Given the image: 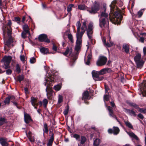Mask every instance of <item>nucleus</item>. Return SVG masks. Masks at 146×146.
I'll use <instances>...</instances> for the list:
<instances>
[{"label": "nucleus", "mask_w": 146, "mask_h": 146, "mask_svg": "<svg viewBox=\"0 0 146 146\" xmlns=\"http://www.w3.org/2000/svg\"><path fill=\"white\" fill-rule=\"evenodd\" d=\"M93 29L92 23H90L88 25L86 30L87 34L88 37L92 44H94L95 43V40L93 38Z\"/></svg>", "instance_id": "obj_2"}, {"label": "nucleus", "mask_w": 146, "mask_h": 146, "mask_svg": "<svg viewBox=\"0 0 146 146\" xmlns=\"http://www.w3.org/2000/svg\"><path fill=\"white\" fill-rule=\"evenodd\" d=\"M77 40L76 42V45L75 46V50L78 52L80 49L82 42V38L76 37Z\"/></svg>", "instance_id": "obj_11"}, {"label": "nucleus", "mask_w": 146, "mask_h": 146, "mask_svg": "<svg viewBox=\"0 0 146 146\" xmlns=\"http://www.w3.org/2000/svg\"><path fill=\"white\" fill-rule=\"evenodd\" d=\"M107 22H108V19L103 17H100L99 19V24L100 27L103 28L105 27Z\"/></svg>", "instance_id": "obj_13"}, {"label": "nucleus", "mask_w": 146, "mask_h": 146, "mask_svg": "<svg viewBox=\"0 0 146 146\" xmlns=\"http://www.w3.org/2000/svg\"><path fill=\"white\" fill-rule=\"evenodd\" d=\"M108 109L109 112V115L114 118H115L117 121L118 122L119 124H121V122L117 119L115 115L114 114V113L113 110H112V108L110 106H109L108 108Z\"/></svg>", "instance_id": "obj_15"}, {"label": "nucleus", "mask_w": 146, "mask_h": 146, "mask_svg": "<svg viewBox=\"0 0 146 146\" xmlns=\"http://www.w3.org/2000/svg\"><path fill=\"white\" fill-rule=\"evenodd\" d=\"M65 35L67 36L69 40L72 42H73V37L72 35L70 33L69 30L66 31L65 33Z\"/></svg>", "instance_id": "obj_17"}, {"label": "nucleus", "mask_w": 146, "mask_h": 146, "mask_svg": "<svg viewBox=\"0 0 146 146\" xmlns=\"http://www.w3.org/2000/svg\"><path fill=\"white\" fill-rule=\"evenodd\" d=\"M63 98L62 96L59 95L58 96V102L59 103H60L62 102Z\"/></svg>", "instance_id": "obj_44"}, {"label": "nucleus", "mask_w": 146, "mask_h": 146, "mask_svg": "<svg viewBox=\"0 0 146 146\" xmlns=\"http://www.w3.org/2000/svg\"><path fill=\"white\" fill-rule=\"evenodd\" d=\"M137 116L140 118L141 119H143V118H144V117L143 115L141 113H139V114H138Z\"/></svg>", "instance_id": "obj_54"}, {"label": "nucleus", "mask_w": 146, "mask_h": 146, "mask_svg": "<svg viewBox=\"0 0 146 146\" xmlns=\"http://www.w3.org/2000/svg\"><path fill=\"white\" fill-rule=\"evenodd\" d=\"M23 31L25 32L26 33H28L30 35V33L29 31V28L27 24L23 25Z\"/></svg>", "instance_id": "obj_23"}, {"label": "nucleus", "mask_w": 146, "mask_h": 146, "mask_svg": "<svg viewBox=\"0 0 146 146\" xmlns=\"http://www.w3.org/2000/svg\"><path fill=\"white\" fill-rule=\"evenodd\" d=\"M108 133H113V129H108Z\"/></svg>", "instance_id": "obj_61"}, {"label": "nucleus", "mask_w": 146, "mask_h": 146, "mask_svg": "<svg viewBox=\"0 0 146 146\" xmlns=\"http://www.w3.org/2000/svg\"><path fill=\"white\" fill-rule=\"evenodd\" d=\"M130 105L133 107H134L136 109H138L139 108L138 106L135 103H131Z\"/></svg>", "instance_id": "obj_48"}, {"label": "nucleus", "mask_w": 146, "mask_h": 146, "mask_svg": "<svg viewBox=\"0 0 146 146\" xmlns=\"http://www.w3.org/2000/svg\"><path fill=\"white\" fill-rule=\"evenodd\" d=\"M108 95H105L104 96V102L107 101L108 99Z\"/></svg>", "instance_id": "obj_51"}, {"label": "nucleus", "mask_w": 146, "mask_h": 146, "mask_svg": "<svg viewBox=\"0 0 146 146\" xmlns=\"http://www.w3.org/2000/svg\"><path fill=\"white\" fill-rule=\"evenodd\" d=\"M111 38L110 35H109L107 42H106V39L105 38H103V41L104 43L108 47H110L112 46L114 44L113 42L111 41Z\"/></svg>", "instance_id": "obj_14"}, {"label": "nucleus", "mask_w": 146, "mask_h": 146, "mask_svg": "<svg viewBox=\"0 0 146 146\" xmlns=\"http://www.w3.org/2000/svg\"><path fill=\"white\" fill-rule=\"evenodd\" d=\"M143 52L144 55L146 54V47H144L143 49Z\"/></svg>", "instance_id": "obj_59"}, {"label": "nucleus", "mask_w": 146, "mask_h": 146, "mask_svg": "<svg viewBox=\"0 0 146 146\" xmlns=\"http://www.w3.org/2000/svg\"><path fill=\"white\" fill-rule=\"evenodd\" d=\"M74 6L73 4L69 5L67 7V11L68 12H69L72 10V8Z\"/></svg>", "instance_id": "obj_38"}, {"label": "nucleus", "mask_w": 146, "mask_h": 146, "mask_svg": "<svg viewBox=\"0 0 146 146\" xmlns=\"http://www.w3.org/2000/svg\"><path fill=\"white\" fill-rule=\"evenodd\" d=\"M28 33H26L25 32L23 31L21 33V36L22 38H25L26 37V34Z\"/></svg>", "instance_id": "obj_47"}, {"label": "nucleus", "mask_w": 146, "mask_h": 146, "mask_svg": "<svg viewBox=\"0 0 146 146\" xmlns=\"http://www.w3.org/2000/svg\"><path fill=\"white\" fill-rule=\"evenodd\" d=\"M124 122L126 126L132 129H133V127L132 125L129 121H125Z\"/></svg>", "instance_id": "obj_29"}, {"label": "nucleus", "mask_w": 146, "mask_h": 146, "mask_svg": "<svg viewBox=\"0 0 146 146\" xmlns=\"http://www.w3.org/2000/svg\"><path fill=\"white\" fill-rule=\"evenodd\" d=\"M116 1L114 0L110 5L111 10L110 20L113 23L115 24L120 23L122 18L121 10L116 6Z\"/></svg>", "instance_id": "obj_1"}, {"label": "nucleus", "mask_w": 146, "mask_h": 146, "mask_svg": "<svg viewBox=\"0 0 146 146\" xmlns=\"http://www.w3.org/2000/svg\"><path fill=\"white\" fill-rule=\"evenodd\" d=\"M12 59L11 56H5L3 58V61L5 66V68L6 69L9 67V64Z\"/></svg>", "instance_id": "obj_8"}, {"label": "nucleus", "mask_w": 146, "mask_h": 146, "mask_svg": "<svg viewBox=\"0 0 146 146\" xmlns=\"http://www.w3.org/2000/svg\"><path fill=\"white\" fill-rule=\"evenodd\" d=\"M42 102L43 103L44 107H46L48 103L47 100L46 99H44L43 100Z\"/></svg>", "instance_id": "obj_45"}, {"label": "nucleus", "mask_w": 146, "mask_h": 146, "mask_svg": "<svg viewBox=\"0 0 146 146\" xmlns=\"http://www.w3.org/2000/svg\"><path fill=\"white\" fill-rule=\"evenodd\" d=\"M107 58L104 56H100L96 62V65L98 66H101L105 65L107 62Z\"/></svg>", "instance_id": "obj_6"}, {"label": "nucleus", "mask_w": 146, "mask_h": 146, "mask_svg": "<svg viewBox=\"0 0 146 146\" xmlns=\"http://www.w3.org/2000/svg\"><path fill=\"white\" fill-rule=\"evenodd\" d=\"M100 142V140L98 139H96L94 141V146H98Z\"/></svg>", "instance_id": "obj_32"}, {"label": "nucleus", "mask_w": 146, "mask_h": 146, "mask_svg": "<svg viewBox=\"0 0 146 146\" xmlns=\"http://www.w3.org/2000/svg\"><path fill=\"white\" fill-rule=\"evenodd\" d=\"M130 114L131 115H133L134 116H135L136 115V113L133 110L131 111Z\"/></svg>", "instance_id": "obj_52"}, {"label": "nucleus", "mask_w": 146, "mask_h": 146, "mask_svg": "<svg viewBox=\"0 0 146 146\" xmlns=\"http://www.w3.org/2000/svg\"><path fill=\"white\" fill-rule=\"evenodd\" d=\"M134 59L135 62L137 67L141 68L143 64V60L141 59V56L139 53H137L134 56Z\"/></svg>", "instance_id": "obj_4"}, {"label": "nucleus", "mask_w": 146, "mask_h": 146, "mask_svg": "<svg viewBox=\"0 0 146 146\" xmlns=\"http://www.w3.org/2000/svg\"><path fill=\"white\" fill-rule=\"evenodd\" d=\"M54 141V136L53 135H52V136H51L50 138V139L48 141H50L51 142H53Z\"/></svg>", "instance_id": "obj_57"}, {"label": "nucleus", "mask_w": 146, "mask_h": 146, "mask_svg": "<svg viewBox=\"0 0 146 146\" xmlns=\"http://www.w3.org/2000/svg\"><path fill=\"white\" fill-rule=\"evenodd\" d=\"M73 137L75 138L77 141H80L79 143L80 144H84L86 140V138L84 136H82L80 138V135L77 134H74Z\"/></svg>", "instance_id": "obj_9"}, {"label": "nucleus", "mask_w": 146, "mask_h": 146, "mask_svg": "<svg viewBox=\"0 0 146 146\" xmlns=\"http://www.w3.org/2000/svg\"><path fill=\"white\" fill-rule=\"evenodd\" d=\"M24 120L25 122L28 123H29L32 119L29 115L26 113L24 114Z\"/></svg>", "instance_id": "obj_18"}, {"label": "nucleus", "mask_w": 146, "mask_h": 146, "mask_svg": "<svg viewBox=\"0 0 146 146\" xmlns=\"http://www.w3.org/2000/svg\"><path fill=\"white\" fill-rule=\"evenodd\" d=\"M128 134L131 137H132L137 140H139L138 137L133 133L132 132H129L128 133Z\"/></svg>", "instance_id": "obj_26"}, {"label": "nucleus", "mask_w": 146, "mask_h": 146, "mask_svg": "<svg viewBox=\"0 0 146 146\" xmlns=\"http://www.w3.org/2000/svg\"><path fill=\"white\" fill-rule=\"evenodd\" d=\"M99 71H96L95 70H93L92 73L93 78L94 79L95 81H101L104 78L103 76H99L100 75L99 73Z\"/></svg>", "instance_id": "obj_7"}, {"label": "nucleus", "mask_w": 146, "mask_h": 146, "mask_svg": "<svg viewBox=\"0 0 146 146\" xmlns=\"http://www.w3.org/2000/svg\"><path fill=\"white\" fill-rule=\"evenodd\" d=\"M40 51L42 53L44 54H46L48 52V49L44 47L41 48Z\"/></svg>", "instance_id": "obj_33"}, {"label": "nucleus", "mask_w": 146, "mask_h": 146, "mask_svg": "<svg viewBox=\"0 0 146 146\" xmlns=\"http://www.w3.org/2000/svg\"><path fill=\"white\" fill-rule=\"evenodd\" d=\"M53 142L48 141V143H47V146H52Z\"/></svg>", "instance_id": "obj_60"}, {"label": "nucleus", "mask_w": 146, "mask_h": 146, "mask_svg": "<svg viewBox=\"0 0 146 146\" xmlns=\"http://www.w3.org/2000/svg\"><path fill=\"white\" fill-rule=\"evenodd\" d=\"M105 89L106 92H107L108 90V86L105 85Z\"/></svg>", "instance_id": "obj_63"}, {"label": "nucleus", "mask_w": 146, "mask_h": 146, "mask_svg": "<svg viewBox=\"0 0 146 146\" xmlns=\"http://www.w3.org/2000/svg\"><path fill=\"white\" fill-rule=\"evenodd\" d=\"M38 39L41 42L44 41L47 43L50 42V41L48 38L47 35L44 34H42L39 35L38 37Z\"/></svg>", "instance_id": "obj_12"}, {"label": "nucleus", "mask_w": 146, "mask_h": 146, "mask_svg": "<svg viewBox=\"0 0 146 146\" xmlns=\"http://www.w3.org/2000/svg\"><path fill=\"white\" fill-rule=\"evenodd\" d=\"M106 9L104 8V11L102 12L100 15V17H103L106 19H108V14L106 13Z\"/></svg>", "instance_id": "obj_24"}, {"label": "nucleus", "mask_w": 146, "mask_h": 146, "mask_svg": "<svg viewBox=\"0 0 146 146\" xmlns=\"http://www.w3.org/2000/svg\"><path fill=\"white\" fill-rule=\"evenodd\" d=\"M6 119L4 117H0V125H2L6 123Z\"/></svg>", "instance_id": "obj_30"}, {"label": "nucleus", "mask_w": 146, "mask_h": 146, "mask_svg": "<svg viewBox=\"0 0 146 146\" xmlns=\"http://www.w3.org/2000/svg\"><path fill=\"white\" fill-rule=\"evenodd\" d=\"M46 82L45 83V86H46V84H50L54 82V79L52 77H48L45 80Z\"/></svg>", "instance_id": "obj_21"}, {"label": "nucleus", "mask_w": 146, "mask_h": 146, "mask_svg": "<svg viewBox=\"0 0 146 146\" xmlns=\"http://www.w3.org/2000/svg\"><path fill=\"white\" fill-rule=\"evenodd\" d=\"M78 8L81 10H84L86 9L87 7L84 5H78Z\"/></svg>", "instance_id": "obj_35"}, {"label": "nucleus", "mask_w": 146, "mask_h": 146, "mask_svg": "<svg viewBox=\"0 0 146 146\" xmlns=\"http://www.w3.org/2000/svg\"><path fill=\"white\" fill-rule=\"evenodd\" d=\"M0 143L2 146H8L9 145L7 140L5 139H0Z\"/></svg>", "instance_id": "obj_22"}, {"label": "nucleus", "mask_w": 146, "mask_h": 146, "mask_svg": "<svg viewBox=\"0 0 146 146\" xmlns=\"http://www.w3.org/2000/svg\"><path fill=\"white\" fill-rule=\"evenodd\" d=\"M10 100L11 98L10 97H8L5 98V100H4V103L5 104H9L10 103Z\"/></svg>", "instance_id": "obj_37"}, {"label": "nucleus", "mask_w": 146, "mask_h": 146, "mask_svg": "<svg viewBox=\"0 0 146 146\" xmlns=\"http://www.w3.org/2000/svg\"><path fill=\"white\" fill-rule=\"evenodd\" d=\"M69 52H72V49L71 48L69 49L68 47H67L66 48L65 52H63V54L64 55L66 56L68 54Z\"/></svg>", "instance_id": "obj_34"}, {"label": "nucleus", "mask_w": 146, "mask_h": 146, "mask_svg": "<svg viewBox=\"0 0 146 146\" xmlns=\"http://www.w3.org/2000/svg\"><path fill=\"white\" fill-rule=\"evenodd\" d=\"M31 104L33 106L35 105L38 106V103L37 102V99L32 96L31 97V100L30 101Z\"/></svg>", "instance_id": "obj_20"}, {"label": "nucleus", "mask_w": 146, "mask_h": 146, "mask_svg": "<svg viewBox=\"0 0 146 146\" xmlns=\"http://www.w3.org/2000/svg\"><path fill=\"white\" fill-rule=\"evenodd\" d=\"M113 128V133L114 135H116L118 134L119 132V128L117 127H114Z\"/></svg>", "instance_id": "obj_27"}, {"label": "nucleus", "mask_w": 146, "mask_h": 146, "mask_svg": "<svg viewBox=\"0 0 146 146\" xmlns=\"http://www.w3.org/2000/svg\"><path fill=\"white\" fill-rule=\"evenodd\" d=\"M30 61L31 63H34L36 61V59L34 57H32L30 58Z\"/></svg>", "instance_id": "obj_49"}, {"label": "nucleus", "mask_w": 146, "mask_h": 146, "mask_svg": "<svg viewBox=\"0 0 146 146\" xmlns=\"http://www.w3.org/2000/svg\"><path fill=\"white\" fill-rule=\"evenodd\" d=\"M24 78V77L23 75H19L17 77V80L20 82L23 80Z\"/></svg>", "instance_id": "obj_40"}, {"label": "nucleus", "mask_w": 146, "mask_h": 146, "mask_svg": "<svg viewBox=\"0 0 146 146\" xmlns=\"http://www.w3.org/2000/svg\"><path fill=\"white\" fill-rule=\"evenodd\" d=\"M46 90L47 92V95L48 94H52V90L50 88H48V86L46 87Z\"/></svg>", "instance_id": "obj_28"}, {"label": "nucleus", "mask_w": 146, "mask_h": 146, "mask_svg": "<svg viewBox=\"0 0 146 146\" xmlns=\"http://www.w3.org/2000/svg\"><path fill=\"white\" fill-rule=\"evenodd\" d=\"M12 42V40L11 38H9L6 42V44L7 46H9Z\"/></svg>", "instance_id": "obj_43"}, {"label": "nucleus", "mask_w": 146, "mask_h": 146, "mask_svg": "<svg viewBox=\"0 0 146 146\" xmlns=\"http://www.w3.org/2000/svg\"><path fill=\"white\" fill-rule=\"evenodd\" d=\"M112 70L110 68H105L102 69L99 71V73L100 75H103L105 74L111 72Z\"/></svg>", "instance_id": "obj_16"}, {"label": "nucleus", "mask_w": 146, "mask_h": 146, "mask_svg": "<svg viewBox=\"0 0 146 146\" xmlns=\"http://www.w3.org/2000/svg\"><path fill=\"white\" fill-rule=\"evenodd\" d=\"M144 38L143 37H141L139 41L142 42L143 43L144 41Z\"/></svg>", "instance_id": "obj_62"}, {"label": "nucleus", "mask_w": 146, "mask_h": 146, "mask_svg": "<svg viewBox=\"0 0 146 146\" xmlns=\"http://www.w3.org/2000/svg\"><path fill=\"white\" fill-rule=\"evenodd\" d=\"M123 50L126 54H128L129 52V45L127 44H124L122 46Z\"/></svg>", "instance_id": "obj_19"}, {"label": "nucleus", "mask_w": 146, "mask_h": 146, "mask_svg": "<svg viewBox=\"0 0 146 146\" xmlns=\"http://www.w3.org/2000/svg\"><path fill=\"white\" fill-rule=\"evenodd\" d=\"M43 130L44 132L46 133H48V128L47 125L46 123H44V124Z\"/></svg>", "instance_id": "obj_36"}, {"label": "nucleus", "mask_w": 146, "mask_h": 146, "mask_svg": "<svg viewBox=\"0 0 146 146\" xmlns=\"http://www.w3.org/2000/svg\"><path fill=\"white\" fill-rule=\"evenodd\" d=\"M15 20L17 23H19L20 21V19L18 17H16L15 18Z\"/></svg>", "instance_id": "obj_53"}, {"label": "nucleus", "mask_w": 146, "mask_h": 146, "mask_svg": "<svg viewBox=\"0 0 146 146\" xmlns=\"http://www.w3.org/2000/svg\"><path fill=\"white\" fill-rule=\"evenodd\" d=\"M12 24L11 21V20L8 21V22L7 24V27H5V29H4V27L3 28V30L4 32H5L6 31V29L7 28V33L8 35L9 36H11V35L12 32V29L11 27V26Z\"/></svg>", "instance_id": "obj_10"}, {"label": "nucleus", "mask_w": 146, "mask_h": 146, "mask_svg": "<svg viewBox=\"0 0 146 146\" xmlns=\"http://www.w3.org/2000/svg\"><path fill=\"white\" fill-rule=\"evenodd\" d=\"M61 88V86L60 84H58L54 86L53 87L54 89L56 91L60 90Z\"/></svg>", "instance_id": "obj_31"}, {"label": "nucleus", "mask_w": 146, "mask_h": 146, "mask_svg": "<svg viewBox=\"0 0 146 146\" xmlns=\"http://www.w3.org/2000/svg\"><path fill=\"white\" fill-rule=\"evenodd\" d=\"M138 15L139 17H140L143 15V13L141 11H139L138 12Z\"/></svg>", "instance_id": "obj_56"}, {"label": "nucleus", "mask_w": 146, "mask_h": 146, "mask_svg": "<svg viewBox=\"0 0 146 146\" xmlns=\"http://www.w3.org/2000/svg\"><path fill=\"white\" fill-rule=\"evenodd\" d=\"M28 137L29 141L32 143L34 142L35 141V138L33 137H32L30 135H28Z\"/></svg>", "instance_id": "obj_39"}, {"label": "nucleus", "mask_w": 146, "mask_h": 146, "mask_svg": "<svg viewBox=\"0 0 146 146\" xmlns=\"http://www.w3.org/2000/svg\"><path fill=\"white\" fill-rule=\"evenodd\" d=\"M99 4L96 1L94 2L93 5L91 8H88L87 9V10L91 14H95L99 9Z\"/></svg>", "instance_id": "obj_5"}, {"label": "nucleus", "mask_w": 146, "mask_h": 146, "mask_svg": "<svg viewBox=\"0 0 146 146\" xmlns=\"http://www.w3.org/2000/svg\"><path fill=\"white\" fill-rule=\"evenodd\" d=\"M139 111L140 112L143 113H146V108H139Z\"/></svg>", "instance_id": "obj_41"}, {"label": "nucleus", "mask_w": 146, "mask_h": 146, "mask_svg": "<svg viewBox=\"0 0 146 146\" xmlns=\"http://www.w3.org/2000/svg\"><path fill=\"white\" fill-rule=\"evenodd\" d=\"M76 26L77 27V31L76 34V37L82 38L83 34L85 32V29H86L87 27L82 26L81 28V31H80L81 23L80 21H78L77 22Z\"/></svg>", "instance_id": "obj_3"}, {"label": "nucleus", "mask_w": 146, "mask_h": 146, "mask_svg": "<svg viewBox=\"0 0 146 146\" xmlns=\"http://www.w3.org/2000/svg\"><path fill=\"white\" fill-rule=\"evenodd\" d=\"M87 23V21H85L83 23V25L82 26L87 27L86 24Z\"/></svg>", "instance_id": "obj_64"}, {"label": "nucleus", "mask_w": 146, "mask_h": 146, "mask_svg": "<svg viewBox=\"0 0 146 146\" xmlns=\"http://www.w3.org/2000/svg\"><path fill=\"white\" fill-rule=\"evenodd\" d=\"M125 112H126L127 113H129L130 114L131 111L132 110H130L128 109H125Z\"/></svg>", "instance_id": "obj_55"}, {"label": "nucleus", "mask_w": 146, "mask_h": 146, "mask_svg": "<svg viewBox=\"0 0 146 146\" xmlns=\"http://www.w3.org/2000/svg\"><path fill=\"white\" fill-rule=\"evenodd\" d=\"M12 70L10 69H8L6 71V73L7 74L10 75L12 73Z\"/></svg>", "instance_id": "obj_50"}, {"label": "nucleus", "mask_w": 146, "mask_h": 146, "mask_svg": "<svg viewBox=\"0 0 146 146\" xmlns=\"http://www.w3.org/2000/svg\"><path fill=\"white\" fill-rule=\"evenodd\" d=\"M16 71L19 73H20L21 72V69L19 65L18 64L16 65Z\"/></svg>", "instance_id": "obj_42"}, {"label": "nucleus", "mask_w": 146, "mask_h": 146, "mask_svg": "<svg viewBox=\"0 0 146 146\" xmlns=\"http://www.w3.org/2000/svg\"><path fill=\"white\" fill-rule=\"evenodd\" d=\"M52 49L54 51H56L57 50V47L54 44L53 45Z\"/></svg>", "instance_id": "obj_58"}, {"label": "nucleus", "mask_w": 146, "mask_h": 146, "mask_svg": "<svg viewBox=\"0 0 146 146\" xmlns=\"http://www.w3.org/2000/svg\"><path fill=\"white\" fill-rule=\"evenodd\" d=\"M69 111V107L68 106H67V108H66L63 111L64 114L66 115H67Z\"/></svg>", "instance_id": "obj_46"}, {"label": "nucleus", "mask_w": 146, "mask_h": 146, "mask_svg": "<svg viewBox=\"0 0 146 146\" xmlns=\"http://www.w3.org/2000/svg\"><path fill=\"white\" fill-rule=\"evenodd\" d=\"M89 97V93L88 91L84 92L83 94L82 100H85V99H88Z\"/></svg>", "instance_id": "obj_25"}]
</instances>
